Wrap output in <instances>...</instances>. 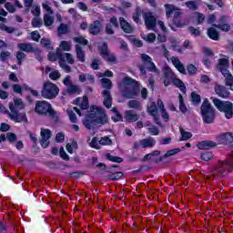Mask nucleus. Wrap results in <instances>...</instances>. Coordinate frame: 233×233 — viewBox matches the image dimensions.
<instances>
[{"mask_svg": "<svg viewBox=\"0 0 233 233\" xmlns=\"http://www.w3.org/2000/svg\"><path fill=\"white\" fill-rule=\"evenodd\" d=\"M77 148H79V146L77 145V141H76V138H71L70 143H67L66 145V149L68 154H74V150H77Z\"/></svg>", "mask_w": 233, "mask_h": 233, "instance_id": "29", "label": "nucleus"}, {"mask_svg": "<svg viewBox=\"0 0 233 233\" xmlns=\"http://www.w3.org/2000/svg\"><path fill=\"white\" fill-rule=\"evenodd\" d=\"M76 57L78 61H80L81 63H85V51H83V48L81 47V46L79 45L76 46Z\"/></svg>", "mask_w": 233, "mask_h": 233, "instance_id": "34", "label": "nucleus"}, {"mask_svg": "<svg viewBox=\"0 0 233 233\" xmlns=\"http://www.w3.org/2000/svg\"><path fill=\"white\" fill-rule=\"evenodd\" d=\"M198 150H210V148H216L218 143L212 140H203L197 144Z\"/></svg>", "mask_w": 233, "mask_h": 233, "instance_id": "20", "label": "nucleus"}, {"mask_svg": "<svg viewBox=\"0 0 233 233\" xmlns=\"http://www.w3.org/2000/svg\"><path fill=\"white\" fill-rule=\"evenodd\" d=\"M31 39L32 41H35V43H39V40L41 39V35L39 34V31L31 32Z\"/></svg>", "mask_w": 233, "mask_h": 233, "instance_id": "62", "label": "nucleus"}, {"mask_svg": "<svg viewBox=\"0 0 233 233\" xmlns=\"http://www.w3.org/2000/svg\"><path fill=\"white\" fill-rule=\"evenodd\" d=\"M208 36L209 39H212V41H219V32L214 27H209L208 29Z\"/></svg>", "mask_w": 233, "mask_h": 233, "instance_id": "31", "label": "nucleus"}, {"mask_svg": "<svg viewBox=\"0 0 233 233\" xmlns=\"http://www.w3.org/2000/svg\"><path fill=\"white\" fill-rule=\"evenodd\" d=\"M44 25L46 26H52V25H54V17L50 16V15H45Z\"/></svg>", "mask_w": 233, "mask_h": 233, "instance_id": "51", "label": "nucleus"}, {"mask_svg": "<svg viewBox=\"0 0 233 233\" xmlns=\"http://www.w3.org/2000/svg\"><path fill=\"white\" fill-rule=\"evenodd\" d=\"M106 159L111 161L112 163H123V157H114L110 153L106 155Z\"/></svg>", "mask_w": 233, "mask_h": 233, "instance_id": "43", "label": "nucleus"}, {"mask_svg": "<svg viewBox=\"0 0 233 233\" xmlns=\"http://www.w3.org/2000/svg\"><path fill=\"white\" fill-rule=\"evenodd\" d=\"M41 96L44 99H56L59 96V87L52 82H46L43 85Z\"/></svg>", "mask_w": 233, "mask_h": 233, "instance_id": "7", "label": "nucleus"}, {"mask_svg": "<svg viewBox=\"0 0 233 233\" xmlns=\"http://www.w3.org/2000/svg\"><path fill=\"white\" fill-rule=\"evenodd\" d=\"M60 46L62 47V50H64L65 52H70V50L72 49V46L70 45V42H67L65 40H63L60 43Z\"/></svg>", "mask_w": 233, "mask_h": 233, "instance_id": "57", "label": "nucleus"}, {"mask_svg": "<svg viewBox=\"0 0 233 233\" xmlns=\"http://www.w3.org/2000/svg\"><path fill=\"white\" fill-rule=\"evenodd\" d=\"M40 45L46 48V50H53L54 47H52V43L50 42L49 39L46 38H42L40 40Z\"/></svg>", "mask_w": 233, "mask_h": 233, "instance_id": "45", "label": "nucleus"}, {"mask_svg": "<svg viewBox=\"0 0 233 233\" xmlns=\"http://www.w3.org/2000/svg\"><path fill=\"white\" fill-rule=\"evenodd\" d=\"M141 59L142 62L144 63V66L139 65L138 70L140 71V74H142V76H147V70L148 72H154L155 74H157V72H159L157 66H156V64L154 63L150 56L147 54H142Z\"/></svg>", "mask_w": 233, "mask_h": 233, "instance_id": "6", "label": "nucleus"}, {"mask_svg": "<svg viewBox=\"0 0 233 233\" xmlns=\"http://www.w3.org/2000/svg\"><path fill=\"white\" fill-rule=\"evenodd\" d=\"M91 148H95L96 150H101V146L99 142H97V137H93L90 142Z\"/></svg>", "mask_w": 233, "mask_h": 233, "instance_id": "54", "label": "nucleus"}, {"mask_svg": "<svg viewBox=\"0 0 233 233\" xmlns=\"http://www.w3.org/2000/svg\"><path fill=\"white\" fill-rule=\"evenodd\" d=\"M144 21L147 30H156V26H157V18H156L152 12L144 14Z\"/></svg>", "mask_w": 233, "mask_h": 233, "instance_id": "12", "label": "nucleus"}, {"mask_svg": "<svg viewBox=\"0 0 233 233\" xmlns=\"http://www.w3.org/2000/svg\"><path fill=\"white\" fill-rule=\"evenodd\" d=\"M17 48L21 50L16 53L17 65H23V59H26V54L32 53L35 47L32 43H19Z\"/></svg>", "mask_w": 233, "mask_h": 233, "instance_id": "9", "label": "nucleus"}, {"mask_svg": "<svg viewBox=\"0 0 233 233\" xmlns=\"http://www.w3.org/2000/svg\"><path fill=\"white\" fill-rule=\"evenodd\" d=\"M49 77L52 81H57L61 77V73L58 70H55L49 74Z\"/></svg>", "mask_w": 233, "mask_h": 233, "instance_id": "60", "label": "nucleus"}, {"mask_svg": "<svg viewBox=\"0 0 233 233\" xmlns=\"http://www.w3.org/2000/svg\"><path fill=\"white\" fill-rule=\"evenodd\" d=\"M47 59L51 61V63H54L56 61H58V63H61V61H65V54L63 51H61V48H56V52H49L47 55Z\"/></svg>", "mask_w": 233, "mask_h": 233, "instance_id": "16", "label": "nucleus"}, {"mask_svg": "<svg viewBox=\"0 0 233 233\" xmlns=\"http://www.w3.org/2000/svg\"><path fill=\"white\" fill-rule=\"evenodd\" d=\"M106 123H108V119L106 115H105V109L96 106L90 107L89 114L83 121V125L87 130H92L94 125H106Z\"/></svg>", "mask_w": 233, "mask_h": 233, "instance_id": "1", "label": "nucleus"}, {"mask_svg": "<svg viewBox=\"0 0 233 233\" xmlns=\"http://www.w3.org/2000/svg\"><path fill=\"white\" fill-rule=\"evenodd\" d=\"M229 62L228 58H220L218 59V62L217 64V70H219V72L224 76L225 74H228L230 71H228Z\"/></svg>", "mask_w": 233, "mask_h": 233, "instance_id": "17", "label": "nucleus"}, {"mask_svg": "<svg viewBox=\"0 0 233 233\" xmlns=\"http://www.w3.org/2000/svg\"><path fill=\"white\" fill-rule=\"evenodd\" d=\"M214 155L210 151L203 152L200 154V159L202 161H210V159H213Z\"/></svg>", "mask_w": 233, "mask_h": 233, "instance_id": "44", "label": "nucleus"}, {"mask_svg": "<svg viewBox=\"0 0 233 233\" xmlns=\"http://www.w3.org/2000/svg\"><path fill=\"white\" fill-rule=\"evenodd\" d=\"M223 76L225 77L226 86H229V90L233 91V76H232V74L229 72V73L223 75Z\"/></svg>", "mask_w": 233, "mask_h": 233, "instance_id": "33", "label": "nucleus"}, {"mask_svg": "<svg viewBox=\"0 0 233 233\" xmlns=\"http://www.w3.org/2000/svg\"><path fill=\"white\" fill-rule=\"evenodd\" d=\"M41 140L40 145L42 148H48L50 146V141H48L52 137V131L50 129H41L40 132Z\"/></svg>", "mask_w": 233, "mask_h": 233, "instance_id": "14", "label": "nucleus"}, {"mask_svg": "<svg viewBox=\"0 0 233 233\" xmlns=\"http://www.w3.org/2000/svg\"><path fill=\"white\" fill-rule=\"evenodd\" d=\"M230 157L226 160H218V164L215 166V171L218 176H223L227 170L232 172L233 170V151L230 154Z\"/></svg>", "mask_w": 233, "mask_h": 233, "instance_id": "8", "label": "nucleus"}, {"mask_svg": "<svg viewBox=\"0 0 233 233\" xmlns=\"http://www.w3.org/2000/svg\"><path fill=\"white\" fill-rule=\"evenodd\" d=\"M214 89L215 94H217L218 97L222 99H228V97H230V91L225 86L216 84Z\"/></svg>", "mask_w": 233, "mask_h": 233, "instance_id": "15", "label": "nucleus"}, {"mask_svg": "<svg viewBox=\"0 0 233 233\" xmlns=\"http://www.w3.org/2000/svg\"><path fill=\"white\" fill-rule=\"evenodd\" d=\"M67 114H68V117H69L71 123H77V121H78L77 116H76V113H74V111L67 110Z\"/></svg>", "mask_w": 233, "mask_h": 233, "instance_id": "63", "label": "nucleus"}, {"mask_svg": "<svg viewBox=\"0 0 233 233\" xmlns=\"http://www.w3.org/2000/svg\"><path fill=\"white\" fill-rule=\"evenodd\" d=\"M140 145L143 148H152V147H156V139L153 137L143 138L140 140Z\"/></svg>", "mask_w": 233, "mask_h": 233, "instance_id": "27", "label": "nucleus"}, {"mask_svg": "<svg viewBox=\"0 0 233 233\" xmlns=\"http://www.w3.org/2000/svg\"><path fill=\"white\" fill-rule=\"evenodd\" d=\"M102 83V88H106L105 90H112V80L108 78H102L101 79Z\"/></svg>", "mask_w": 233, "mask_h": 233, "instance_id": "42", "label": "nucleus"}, {"mask_svg": "<svg viewBox=\"0 0 233 233\" xmlns=\"http://www.w3.org/2000/svg\"><path fill=\"white\" fill-rule=\"evenodd\" d=\"M12 106H13V110H17L16 108H18L19 110H23V108H25V104H23V99L16 98L15 99L14 103L9 104V109L11 112H12Z\"/></svg>", "mask_w": 233, "mask_h": 233, "instance_id": "30", "label": "nucleus"}, {"mask_svg": "<svg viewBox=\"0 0 233 233\" xmlns=\"http://www.w3.org/2000/svg\"><path fill=\"white\" fill-rule=\"evenodd\" d=\"M103 24L99 20H95L88 26V32L91 35H99L101 33V26Z\"/></svg>", "mask_w": 233, "mask_h": 233, "instance_id": "19", "label": "nucleus"}, {"mask_svg": "<svg viewBox=\"0 0 233 233\" xmlns=\"http://www.w3.org/2000/svg\"><path fill=\"white\" fill-rule=\"evenodd\" d=\"M102 96L104 97L103 105L106 108H112V95L109 90H103Z\"/></svg>", "mask_w": 233, "mask_h": 233, "instance_id": "24", "label": "nucleus"}, {"mask_svg": "<svg viewBox=\"0 0 233 233\" xmlns=\"http://www.w3.org/2000/svg\"><path fill=\"white\" fill-rule=\"evenodd\" d=\"M75 43H78V45H83L86 46L88 45V40H86L84 36H78L74 38Z\"/></svg>", "mask_w": 233, "mask_h": 233, "instance_id": "58", "label": "nucleus"}, {"mask_svg": "<svg viewBox=\"0 0 233 233\" xmlns=\"http://www.w3.org/2000/svg\"><path fill=\"white\" fill-rule=\"evenodd\" d=\"M122 83L126 86L124 87V97H127V99H134V97H137V96H139L141 88L137 80L130 76H125L122 79Z\"/></svg>", "mask_w": 233, "mask_h": 233, "instance_id": "2", "label": "nucleus"}, {"mask_svg": "<svg viewBox=\"0 0 233 233\" xmlns=\"http://www.w3.org/2000/svg\"><path fill=\"white\" fill-rule=\"evenodd\" d=\"M218 22L220 24H213L212 26L214 28H218V30H221L222 32H229L230 31V25L227 24V16L222 15L220 16Z\"/></svg>", "mask_w": 233, "mask_h": 233, "instance_id": "18", "label": "nucleus"}, {"mask_svg": "<svg viewBox=\"0 0 233 233\" xmlns=\"http://www.w3.org/2000/svg\"><path fill=\"white\" fill-rule=\"evenodd\" d=\"M114 168H119V166L113 165L106 170V172L109 174L107 176V179L110 181H119V179L123 177L124 174L121 171H114Z\"/></svg>", "mask_w": 233, "mask_h": 233, "instance_id": "13", "label": "nucleus"}, {"mask_svg": "<svg viewBox=\"0 0 233 233\" xmlns=\"http://www.w3.org/2000/svg\"><path fill=\"white\" fill-rule=\"evenodd\" d=\"M213 105L218 110L225 114L226 119H232L233 117V103L230 101H223L219 98L211 97Z\"/></svg>", "mask_w": 233, "mask_h": 233, "instance_id": "5", "label": "nucleus"}, {"mask_svg": "<svg viewBox=\"0 0 233 233\" xmlns=\"http://www.w3.org/2000/svg\"><path fill=\"white\" fill-rule=\"evenodd\" d=\"M112 144V139L108 136L101 137L98 141V145H101L102 147H110Z\"/></svg>", "mask_w": 233, "mask_h": 233, "instance_id": "40", "label": "nucleus"}, {"mask_svg": "<svg viewBox=\"0 0 233 233\" xmlns=\"http://www.w3.org/2000/svg\"><path fill=\"white\" fill-rule=\"evenodd\" d=\"M200 114L202 116L203 123L206 125H212L216 120V109L207 98L204 99L200 106Z\"/></svg>", "mask_w": 233, "mask_h": 233, "instance_id": "4", "label": "nucleus"}, {"mask_svg": "<svg viewBox=\"0 0 233 233\" xmlns=\"http://www.w3.org/2000/svg\"><path fill=\"white\" fill-rule=\"evenodd\" d=\"M89 104H88V97H86V96H84L83 97V100H82V102H81V104H80V108H81V110H88V108H89Z\"/></svg>", "mask_w": 233, "mask_h": 233, "instance_id": "59", "label": "nucleus"}, {"mask_svg": "<svg viewBox=\"0 0 233 233\" xmlns=\"http://www.w3.org/2000/svg\"><path fill=\"white\" fill-rule=\"evenodd\" d=\"M191 103L195 106H198V105H200L201 103V96L198 94L196 91L191 92Z\"/></svg>", "mask_w": 233, "mask_h": 233, "instance_id": "35", "label": "nucleus"}, {"mask_svg": "<svg viewBox=\"0 0 233 233\" xmlns=\"http://www.w3.org/2000/svg\"><path fill=\"white\" fill-rule=\"evenodd\" d=\"M59 66H61L66 74H70V72H72V67L66 64V60L59 62Z\"/></svg>", "mask_w": 233, "mask_h": 233, "instance_id": "56", "label": "nucleus"}, {"mask_svg": "<svg viewBox=\"0 0 233 233\" xmlns=\"http://www.w3.org/2000/svg\"><path fill=\"white\" fill-rule=\"evenodd\" d=\"M99 53L101 57L104 58V61H106L107 63H116V61H117L116 56L110 54L108 44H106V42H104L99 47Z\"/></svg>", "mask_w": 233, "mask_h": 233, "instance_id": "10", "label": "nucleus"}, {"mask_svg": "<svg viewBox=\"0 0 233 233\" xmlns=\"http://www.w3.org/2000/svg\"><path fill=\"white\" fill-rule=\"evenodd\" d=\"M0 30H2V32H6L7 34H14V32H15V28L8 26L3 23H0Z\"/></svg>", "mask_w": 233, "mask_h": 233, "instance_id": "47", "label": "nucleus"}, {"mask_svg": "<svg viewBox=\"0 0 233 233\" xmlns=\"http://www.w3.org/2000/svg\"><path fill=\"white\" fill-rule=\"evenodd\" d=\"M31 53L35 54V57L39 63H43V56H41V49H39V47H34Z\"/></svg>", "mask_w": 233, "mask_h": 233, "instance_id": "50", "label": "nucleus"}, {"mask_svg": "<svg viewBox=\"0 0 233 233\" xmlns=\"http://www.w3.org/2000/svg\"><path fill=\"white\" fill-rule=\"evenodd\" d=\"M218 141L219 145H230L233 142V134L230 132L224 133L218 137Z\"/></svg>", "mask_w": 233, "mask_h": 233, "instance_id": "22", "label": "nucleus"}, {"mask_svg": "<svg viewBox=\"0 0 233 233\" xmlns=\"http://www.w3.org/2000/svg\"><path fill=\"white\" fill-rule=\"evenodd\" d=\"M186 6L187 8H189V10H198V4L196 1L190 0L186 2Z\"/></svg>", "mask_w": 233, "mask_h": 233, "instance_id": "61", "label": "nucleus"}, {"mask_svg": "<svg viewBox=\"0 0 233 233\" xmlns=\"http://www.w3.org/2000/svg\"><path fill=\"white\" fill-rule=\"evenodd\" d=\"M165 8H166V16L167 18L172 17V14H174V11L176 10V7L172 5L166 4Z\"/></svg>", "mask_w": 233, "mask_h": 233, "instance_id": "46", "label": "nucleus"}, {"mask_svg": "<svg viewBox=\"0 0 233 233\" xmlns=\"http://www.w3.org/2000/svg\"><path fill=\"white\" fill-rule=\"evenodd\" d=\"M188 31L190 32L191 35H194L195 37H199V35H201L199 27L196 28L194 26H189Z\"/></svg>", "mask_w": 233, "mask_h": 233, "instance_id": "55", "label": "nucleus"}, {"mask_svg": "<svg viewBox=\"0 0 233 233\" xmlns=\"http://www.w3.org/2000/svg\"><path fill=\"white\" fill-rule=\"evenodd\" d=\"M127 106L129 108H135V110H142L143 106H141V102L137 101V100H129L127 103Z\"/></svg>", "mask_w": 233, "mask_h": 233, "instance_id": "37", "label": "nucleus"}, {"mask_svg": "<svg viewBox=\"0 0 233 233\" xmlns=\"http://www.w3.org/2000/svg\"><path fill=\"white\" fill-rule=\"evenodd\" d=\"M67 94H81V88L77 85L71 84V86L66 88Z\"/></svg>", "mask_w": 233, "mask_h": 233, "instance_id": "38", "label": "nucleus"}, {"mask_svg": "<svg viewBox=\"0 0 233 233\" xmlns=\"http://www.w3.org/2000/svg\"><path fill=\"white\" fill-rule=\"evenodd\" d=\"M31 25L33 28H41L43 26V20L41 18H33Z\"/></svg>", "mask_w": 233, "mask_h": 233, "instance_id": "52", "label": "nucleus"}, {"mask_svg": "<svg viewBox=\"0 0 233 233\" xmlns=\"http://www.w3.org/2000/svg\"><path fill=\"white\" fill-rule=\"evenodd\" d=\"M125 119L127 123H136V121H139V115L132 110H127L125 112Z\"/></svg>", "mask_w": 233, "mask_h": 233, "instance_id": "25", "label": "nucleus"}, {"mask_svg": "<svg viewBox=\"0 0 233 233\" xmlns=\"http://www.w3.org/2000/svg\"><path fill=\"white\" fill-rule=\"evenodd\" d=\"M113 113H115V116H112L111 119L114 123H118V121H123V115L117 110V107H113L111 109Z\"/></svg>", "mask_w": 233, "mask_h": 233, "instance_id": "36", "label": "nucleus"}, {"mask_svg": "<svg viewBox=\"0 0 233 233\" xmlns=\"http://www.w3.org/2000/svg\"><path fill=\"white\" fill-rule=\"evenodd\" d=\"M147 112L150 114L152 116H157V105L156 102H151L150 106L147 107Z\"/></svg>", "mask_w": 233, "mask_h": 233, "instance_id": "41", "label": "nucleus"}, {"mask_svg": "<svg viewBox=\"0 0 233 233\" xmlns=\"http://www.w3.org/2000/svg\"><path fill=\"white\" fill-rule=\"evenodd\" d=\"M70 32V27L66 24H60L57 27V35L61 37V35H65Z\"/></svg>", "mask_w": 233, "mask_h": 233, "instance_id": "32", "label": "nucleus"}, {"mask_svg": "<svg viewBox=\"0 0 233 233\" xmlns=\"http://www.w3.org/2000/svg\"><path fill=\"white\" fill-rule=\"evenodd\" d=\"M119 23L120 28L125 34H132V32H134V26H132V25H130V23H128L124 17L119 18Z\"/></svg>", "mask_w": 233, "mask_h": 233, "instance_id": "23", "label": "nucleus"}, {"mask_svg": "<svg viewBox=\"0 0 233 233\" xmlns=\"http://www.w3.org/2000/svg\"><path fill=\"white\" fill-rule=\"evenodd\" d=\"M178 101H179V110L181 113L185 114L188 112V108H187V105H185V99L183 98V95H178Z\"/></svg>", "mask_w": 233, "mask_h": 233, "instance_id": "39", "label": "nucleus"}, {"mask_svg": "<svg viewBox=\"0 0 233 233\" xmlns=\"http://www.w3.org/2000/svg\"><path fill=\"white\" fill-rule=\"evenodd\" d=\"M35 112L38 116H49V117L53 119L55 123L59 121V115L57 112H56V110H54L52 104L46 101L37 100L35 102Z\"/></svg>", "mask_w": 233, "mask_h": 233, "instance_id": "3", "label": "nucleus"}, {"mask_svg": "<svg viewBox=\"0 0 233 233\" xmlns=\"http://www.w3.org/2000/svg\"><path fill=\"white\" fill-rule=\"evenodd\" d=\"M172 83L174 86H177V88H179L182 94H187V86H185V83H183V80L177 77H175V78H172Z\"/></svg>", "mask_w": 233, "mask_h": 233, "instance_id": "28", "label": "nucleus"}, {"mask_svg": "<svg viewBox=\"0 0 233 233\" xmlns=\"http://www.w3.org/2000/svg\"><path fill=\"white\" fill-rule=\"evenodd\" d=\"M180 134H181L180 141H188V139L192 137V133L188 131H184L183 128H180Z\"/></svg>", "mask_w": 233, "mask_h": 233, "instance_id": "48", "label": "nucleus"}, {"mask_svg": "<svg viewBox=\"0 0 233 233\" xmlns=\"http://www.w3.org/2000/svg\"><path fill=\"white\" fill-rule=\"evenodd\" d=\"M164 76L166 79H172L174 73L172 72V69H170L168 66H166L164 70Z\"/></svg>", "mask_w": 233, "mask_h": 233, "instance_id": "64", "label": "nucleus"}, {"mask_svg": "<svg viewBox=\"0 0 233 233\" xmlns=\"http://www.w3.org/2000/svg\"><path fill=\"white\" fill-rule=\"evenodd\" d=\"M145 14H147V12H145L141 7L137 6L135 12L132 15L134 23L137 25H142L143 22H141V16L143 15V17H145Z\"/></svg>", "mask_w": 233, "mask_h": 233, "instance_id": "21", "label": "nucleus"}, {"mask_svg": "<svg viewBox=\"0 0 233 233\" xmlns=\"http://www.w3.org/2000/svg\"><path fill=\"white\" fill-rule=\"evenodd\" d=\"M9 117L15 123H28V117H26V113H19L17 110H14V106H11V113H9Z\"/></svg>", "mask_w": 233, "mask_h": 233, "instance_id": "11", "label": "nucleus"}, {"mask_svg": "<svg viewBox=\"0 0 233 233\" xmlns=\"http://www.w3.org/2000/svg\"><path fill=\"white\" fill-rule=\"evenodd\" d=\"M187 70L189 76H196L198 72V67H196V66H194L193 64H189L187 66Z\"/></svg>", "mask_w": 233, "mask_h": 233, "instance_id": "53", "label": "nucleus"}, {"mask_svg": "<svg viewBox=\"0 0 233 233\" xmlns=\"http://www.w3.org/2000/svg\"><path fill=\"white\" fill-rule=\"evenodd\" d=\"M179 152H181V148H173V149H169L167 150L165 154H164V157H170L172 156H176L177 154H179Z\"/></svg>", "mask_w": 233, "mask_h": 233, "instance_id": "49", "label": "nucleus"}, {"mask_svg": "<svg viewBox=\"0 0 233 233\" xmlns=\"http://www.w3.org/2000/svg\"><path fill=\"white\" fill-rule=\"evenodd\" d=\"M173 25L177 26V28H185L187 24L181 22V12L176 11L173 16Z\"/></svg>", "mask_w": 233, "mask_h": 233, "instance_id": "26", "label": "nucleus"}]
</instances>
